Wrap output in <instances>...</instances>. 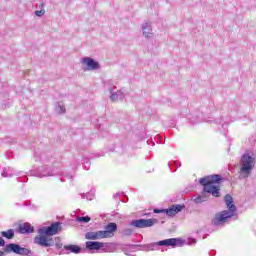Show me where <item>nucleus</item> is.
<instances>
[{
	"mask_svg": "<svg viewBox=\"0 0 256 256\" xmlns=\"http://www.w3.org/2000/svg\"><path fill=\"white\" fill-rule=\"evenodd\" d=\"M62 226L61 222H54L50 226H43L38 229V236L34 238L35 245L39 247H44L45 249L49 247H56V249L63 248V242H61L60 237H53L61 231Z\"/></svg>",
	"mask_w": 256,
	"mask_h": 256,
	"instance_id": "nucleus-1",
	"label": "nucleus"
},
{
	"mask_svg": "<svg viewBox=\"0 0 256 256\" xmlns=\"http://www.w3.org/2000/svg\"><path fill=\"white\" fill-rule=\"evenodd\" d=\"M223 181V177L219 174H214L210 176H206L204 178L199 179L200 185L203 186V191L200 194H196L192 196V201L196 205L201 203H205L209 199L207 193L212 195V197H219L221 188L216 183H221Z\"/></svg>",
	"mask_w": 256,
	"mask_h": 256,
	"instance_id": "nucleus-2",
	"label": "nucleus"
},
{
	"mask_svg": "<svg viewBox=\"0 0 256 256\" xmlns=\"http://www.w3.org/2000/svg\"><path fill=\"white\" fill-rule=\"evenodd\" d=\"M196 243L197 240H195V238H188L187 240H183L181 238H169L150 244L130 245V248H138V251H159L160 247H172L175 249V247H183V245H195Z\"/></svg>",
	"mask_w": 256,
	"mask_h": 256,
	"instance_id": "nucleus-3",
	"label": "nucleus"
},
{
	"mask_svg": "<svg viewBox=\"0 0 256 256\" xmlns=\"http://www.w3.org/2000/svg\"><path fill=\"white\" fill-rule=\"evenodd\" d=\"M224 200L228 207V210H224L215 215L212 220V225L214 227H219L220 225H223V223H227L229 219H234V221H237V219L239 218L237 216V207L235 206V204H233V197L228 194L225 196Z\"/></svg>",
	"mask_w": 256,
	"mask_h": 256,
	"instance_id": "nucleus-4",
	"label": "nucleus"
},
{
	"mask_svg": "<svg viewBox=\"0 0 256 256\" xmlns=\"http://www.w3.org/2000/svg\"><path fill=\"white\" fill-rule=\"evenodd\" d=\"M255 169V157L250 153H244L240 159V179H247Z\"/></svg>",
	"mask_w": 256,
	"mask_h": 256,
	"instance_id": "nucleus-5",
	"label": "nucleus"
},
{
	"mask_svg": "<svg viewBox=\"0 0 256 256\" xmlns=\"http://www.w3.org/2000/svg\"><path fill=\"white\" fill-rule=\"evenodd\" d=\"M29 175L31 177L43 179V177H56V175H63V171H61L59 168L55 169L45 165L39 167L38 169L31 170Z\"/></svg>",
	"mask_w": 256,
	"mask_h": 256,
	"instance_id": "nucleus-6",
	"label": "nucleus"
},
{
	"mask_svg": "<svg viewBox=\"0 0 256 256\" xmlns=\"http://www.w3.org/2000/svg\"><path fill=\"white\" fill-rule=\"evenodd\" d=\"M4 252L15 253V255H22V256H29L32 253L31 250L21 247V245L17 243L6 244L4 247Z\"/></svg>",
	"mask_w": 256,
	"mask_h": 256,
	"instance_id": "nucleus-7",
	"label": "nucleus"
},
{
	"mask_svg": "<svg viewBox=\"0 0 256 256\" xmlns=\"http://www.w3.org/2000/svg\"><path fill=\"white\" fill-rule=\"evenodd\" d=\"M13 175L18 176V178H17L18 183H27V181H28V178H27V175H25V172L17 173L15 171V169H13L9 166L4 167L2 172H1L2 177H13Z\"/></svg>",
	"mask_w": 256,
	"mask_h": 256,
	"instance_id": "nucleus-8",
	"label": "nucleus"
},
{
	"mask_svg": "<svg viewBox=\"0 0 256 256\" xmlns=\"http://www.w3.org/2000/svg\"><path fill=\"white\" fill-rule=\"evenodd\" d=\"M158 220L157 219H137L132 220L130 222V225L132 227H135L136 229H147V227H153V225H157Z\"/></svg>",
	"mask_w": 256,
	"mask_h": 256,
	"instance_id": "nucleus-9",
	"label": "nucleus"
},
{
	"mask_svg": "<svg viewBox=\"0 0 256 256\" xmlns=\"http://www.w3.org/2000/svg\"><path fill=\"white\" fill-rule=\"evenodd\" d=\"M34 157L36 158V161H42V163H55L53 158V154L51 152H34Z\"/></svg>",
	"mask_w": 256,
	"mask_h": 256,
	"instance_id": "nucleus-10",
	"label": "nucleus"
},
{
	"mask_svg": "<svg viewBox=\"0 0 256 256\" xmlns=\"http://www.w3.org/2000/svg\"><path fill=\"white\" fill-rule=\"evenodd\" d=\"M115 231H117V223L110 222L106 225L105 230H102V235L104 239H111L115 235Z\"/></svg>",
	"mask_w": 256,
	"mask_h": 256,
	"instance_id": "nucleus-11",
	"label": "nucleus"
},
{
	"mask_svg": "<svg viewBox=\"0 0 256 256\" xmlns=\"http://www.w3.org/2000/svg\"><path fill=\"white\" fill-rule=\"evenodd\" d=\"M185 207V204H174L171 207L164 209V213L168 217H175L177 213H181Z\"/></svg>",
	"mask_w": 256,
	"mask_h": 256,
	"instance_id": "nucleus-12",
	"label": "nucleus"
},
{
	"mask_svg": "<svg viewBox=\"0 0 256 256\" xmlns=\"http://www.w3.org/2000/svg\"><path fill=\"white\" fill-rule=\"evenodd\" d=\"M82 63L83 65H86L87 71H97L100 67L99 62L95 61V59L91 57H84L82 59Z\"/></svg>",
	"mask_w": 256,
	"mask_h": 256,
	"instance_id": "nucleus-13",
	"label": "nucleus"
},
{
	"mask_svg": "<svg viewBox=\"0 0 256 256\" xmlns=\"http://www.w3.org/2000/svg\"><path fill=\"white\" fill-rule=\"evenodd\" d=\"M115 89H117V87H115V86H110L108 88V91L110 93V99L112 101H119V99L120 100L125 99V93H123L122 90L115 91Z\"/></svg>",
	"mask_w": 256,
	"mask_h": 256,
	"instance_id": "nucleus-14",
	"label": "nucleus"
},
{
	"mask_svg": "<svg viewBox=\"0 0 256 256\" xmlns=\"http://www.w3.org/2000/svg\"><path fill=\"white\" fill-rule=\"evenodd\" d=\"M103 247H105V244H103V242H97V241L86 242V249H88V251H99V249H103Z\"/></svg>",
	"mask_w": 256,
	"mask_h": 256,
	"instance_id": "nucleus-15",
	"label": "nucleus"
},
{
	"mask_svg": "<svg viewBox=\"0 0 256 256\" xmlns=\"http://www.w3.org/2000/svg\"><path fill=\"white\" fill-rule=\"evenodd\" d=\"M85 239L92 240V241H97L99 239H105L103 236L102 230L96 231V232H87L85 234Z\"/></svg>",
	"mask_w": 256,
	"mask_h": 256,
	"instance_id": "nucleus-16",
	"label": "nucleus"
},
{
	"mask_svg": "<svg viewBox=\"0 0 256 256\" xmlns=\"http://www.w3.org/2000/svg\"><path fill=\"white\" fill-rule=\"evenodd\" d=\"M18 231L21 235H29V233H33V231H35V228L26 222L18 227Z\"/></svg>",
	"mask_w": 256,
	"mask_h": 256,
	"instance_id": "nucleus-17",
	"label": "nucleus"
},
{
	"mask_svg": "<svg viewBox=\"0 0 256 256\" xmlns=\"http://www.w3.org/2000/svg\"><path fill=\"white\" fill-rule=\"evenodd\" d=\"M203 114L199 111H195L192 114H190V123H192V125H195L197 123H202L203 122Z\"/></svg>",
	"mask_w": 256,
	"mask_h": 256,
	"instance_id": "nucleus-18",
	"label": "nucleus"
},
{
	"mask_svg": "<svg viewBox=\"0 0 256 256\" xmlns=\"http://www.w3.org/2000/svg\"><path fill=\"white\" fill-rule=\"evenodd\" d=\"M65 251H69V253H74L75 255H79L83 251L80 246L75 244L64 245Z\"/></svg>",
	"mask_w": 256,
	"mask_h": 256,
	"instance_id": "nucleus-19",
	"label": "nucleus"
},
{
	"mask_svg": "<svg viewBox=\"0 0 256 256\" xmlns=\"http://www.w3.org/2000/svg\"><path fill=\"white\" fill-rule=\"evenodd\" d=\"M142 33L144 37H151V35H153V28L151 27V23L144 22L142 24Z\"/></svg>",
	"mask_w": 256,
	"mask_h": 256,
	"instance_id": "nucleus-20",
	"label": "nucleus"
},
{
	"mask_svg": "<svg viewBox=\"0 0 256 256\" xmlns=\"http://www.w3.org/2000/svg\"><path fill=\"white\" fill-rule=\"evenodd\" d=\"M1 237H4V239H13L15 237V230L8 229L7 231L0 232Z\"/></svg>",
	"mask_w": 256,
	"mask_h": 256,
	"instance_id": "nucleus-21",
	"label": "nucleus"
},
{
	"mask_svg": "<svg viewBox=\"0 0 256 256\" xmlns=\"http://www.w3.org/2000/svg\"><path fill=\"white\" fill-rule=\"evenodd\" d=\"M168 167L170 170H172V173H175L179 167H181V162L177 160H172L168 163Z\"/></svg>",
	"mask_w": 256,
	"mask_h": 256,
	"instance_id": "nucleus-22",
	"label": "nucleus"
},
{
	"mask_svg": "<svg viewBox=\"0 0 256 256\" xmlns=\"http://www.w3.org/2000/svg\"><path fill=\"white\" fill-rule=\"evenodd\" d=\"M21 204L16 203V206H20ZM21 206L23 207H28L30 211H37L39 209V206L35 205V204H31L29 202L23 203Z\"/></svg>",
	"mask_w": 256,
	"mask_h": 256,
	"instance_id": "nucleus-23",
	"label": "nucleus"
},
{
	"mask_svg": "<svg viewBox=\"0 0 256 256\" xmlns=\"http://www.w3.org/2000/svg\"><path fill=\"white\" fill-rule=\"evenodd\" d=\"M76 221L78 223H89V221H91V217H89V216H77Z\"/></svg>",
	"mask_w": 256,
	"mask_h": 256,
	"instance_id": "nucleus-24",
	"label": "nucleus"
},
{
	"mask_svg": "<svg viewBox=\"0 0 256 256\" xmlns=\"http://www.w3.org/2000/svg\"><path fill=\"white\" fill-rule=\"evenodd\" d=\"M95 197V194L92 192H89L87 194H82L81 198L82 199H87L88 201H93V198Z\"/></svg>",
	"mask_w": 256,
	"mask_h": 256,
	"instance_id": "nucleus-25",
	"label": "nucleus"
},
{
	"mask_svg": "<svg viewBox=\"0 0 256 256\" xmlns=\"http://www.w3.org/2000/svg\"><path fill=\"white\" fill-rule=\"evenodd\" d=\"M56 111L57 113H65V105H63V102H58Z\"/></svg>",
	"mask_w": 256,
	"mask_h": 256,
	"instance_id": "nucleus-26",
	"label": "nucleus"
},
{
	"mask_svg": "<svg viewBox=\"0 0 256 256\" xmlns=\"http://www.w3.org/2000/svg\"><path fill=\"white\" fill-rule=\"evenodd\" d=\"M122 235H124L125 237H131V235H133V230L127 228V229H124L122 231Z\"/></svg>",
	"mask_w": 256,
	"mask_h": 256,
	"instance_id": "nucleus-27",
	"label": "nucleus"
},
{
	"mask_svg": "<svg viewBox=\"0 0 256 256\" xmlns=\"http://www.w3.org/2000/svg\"><path fill=\"white\" fill-rule=\"evenodd\" d=\"M35 15L37 17H43V15H45V10H36Z\"/></svg>",
	"mask_w": 256,
	"mask_h": 256,
	"instance_id": "nucleus-28",
	"label": "nucleus"
},
{
	"mask_svg": "<svg viewBox=\"0 0 256 256\" xmlns=\"http://www.w3.org/2000/svg\"><path fill=\"white\" fill-rule=\"evenodd\" d=\"M216 123H219V125H221L222 129H227V123H223V120L220 119V120H217Z\"/></svg>",
	"mask_w": 256,
	"mask_h": 256,
	"instance_id": "nucleus-29",
	"label": "nucleus"
},
{
	"mask_svg": "<svg viewBox=\"0 0 256 256\" xmlns=\"http://www.w3.org/2000/svg\"><path fill=\"white\" fill-rule=\"evenodd\" d=\"M154 213H157V214H159V213H165V209L155 208V209H154Z\"/></svg>",
	"mask_w": 256,
	"mask_h": 256,
	"instance_id": "nucleus-30",
	"label": "nucleus"
},
{
	"mask_svg": "<svg viewBox=\"0 0 256 256\" xmlns=\"http://www.w3.org/2000/svg\"><path fill=\"white\" fill-rule=\"evenodd\" d=\"M0 247H5V240L0 237Z\"/></svg>",
	"mask_w": 256,
	"mask_h": 256,
	"instance_id": "nucleus-31",
	"label": "nucleus"
},
{
	"mask_svg": "<svg viewBox=\"0 0 256 256\" xmlns=\"http://www.w3.org/2000/svg\"><path fill=\"white\" fill-rule=\"evenodd\" d=\"M4 142L13 143V139L12 138H5Z\"/></svg>",
	"mask_w": 256,
	"mask_h": 256,
	"instance_id": "nucleus-32",
	"label": "nucleus"
},
{
	"mask_svg": "<svg viewBox=\"0 0 256 256\" xmlns=\"http://www.w3.org/2000/svg\"><path fill=\"white\" fill-rule=\"evenodd\" d=\"M65 177H66V179H73V175H71V174H65Z\"/></svg>",
	"mask_w": 256,
	"mask_h": 256,
	"instance_id": "nucleus-33",
	"label": "nucleus"
},
{
	"mask_svg": "<svg viewBox=\"0 0 256 256\" xmlns=\"http://www.w3.org/2000/svg\"><path fill=\"white\" fill-rule=\"evenodd\" d=\"M5 253L3 251H0V256H4Z\"/></svg>",
	"mask_w": 256,
	"mask_h": 256,
	"instance_id": "nucleus-34",
	"label": "nucleus"
},
{
	"mask_svg": "<svg viewBox=\"0 0 256 256\" xmlns=\"http://www.w3.org/2000/svg\"><path fill=\"white\" fill-rule=\"evenodd\" d=\"M119 195H120L119 193H116V194H115V197H119Z\"/></svg>",
	"mask_w": 256,
	"mask_h": 256,
	"instance_id": "nucleus-35",
	"label": "nucleus"
},
{
	"mask_svg": "<svg viewBox=\"0 0 256 256\" xmlns=\"http://www.w3.org/2000/svg\"><path fill=\"white\" fill-rule=\"evenodd\" d=\"M86 165H88V166H89V165H91V164H90L89 162H86Z\"/></svg>",
	"mask_w": 256,
	"mask_h": 256,
	"instance_id": "nucleus-36",
	"label": "nucleus"
},
{
	"mask_svg": "<svg viewBox=\"0 0 256 256\" xmlns=\"http://www.w3.org/2000/svg\"><path fill=\"white\" fill-rule=\"evenodd\" d=\"M86 170L89 171V167H86Z\"/></svg>",
	"mask_w": 256,
	"mask_h": 256,
	"instance_id": "nucleus-37",
	"label": "nucleus"
},
{
	"mask_svg": "<svg viewBox=\"0 0 256 256\" xmlns=\"http://www.w3.org/2000/svg\"><path fill=\"white\" fill-rule=\"evenodd\" d=\"M223 135H227V133H226V132H224V133H223Z\"/></svg>",
	"mask_w": 256,
	"mask_h": 256,
	"instance_id": "nucleus-38",
	"label": "nucleus"
}]
</instances>
